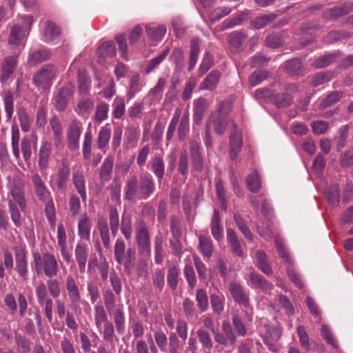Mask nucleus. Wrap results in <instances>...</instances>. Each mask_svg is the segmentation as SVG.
I'll return each instance as SVG.
<instances>
[{
	"mask_svg": "<svg viewBox=\"0 0 353 353\" xmlns=\"http://www.w3.org/2000/svg\"><path fill=\"white\" fill-rule=\"evenodd\" d=\"M60 34L59 28L54 22L47 21L43 27L42 40L47 43H51L60 36Z\"/></svg>",
	"mask_w": 353,
	"mask_h": 353,
	"instance_id": "dca6fc26",
	"label": "nucleus"
},
{
	"mask_svg": "<svg viewBox=\"0 0 353 353\" xmlns=\"http://www.w3.org/2000/svg\"><path fill=\"white\" fill-rule=\"evenodd\" d=\"M70 175V168L67 163L63 161L59 168L57 179V185L59 190H65Z\"/></svg>",
	"mask_w": 353,
	"mask_h": 353,
	"instance_id": "6ab92c4d",
	"label": "nucleus"
},
{
	"mask_svg": "<svg viewBox=\"0 0 353 353\" xmlns=\"http://www.w3.org/2000/svg\"><path fill=\"white\" fill-rule=\"evenodd\" d=\"M196 301L197 305L201 312L207 310L208 308V298L205 291L203 289H199L196 293Z\"/></svg>",
	"mask_w": 353,
	"mask_h": 353,
	"instance_id": "338daca9",
	"label": "nucleus"
},
{
	"mask_svg": "<svg viewBox=\"0 0 353 353\" xmlns=\"http://www.w3.org/2000/svg\"><path fill=\"white\" fill-rule=\"evenodd\" d=\"M18 63V56L12 55L6 57L1 63V74L0 81L6 83L14 72Z\"/></svg>",
	"mask_w": 353,
	"mask_h": 353,
	"instance_id": "0eeeda50",
	"label": "nucleus"
},
{
	"mask_svg": "<svg viewBox=\"0 0 353 353\" xmlns=\"http://www.w3.org/2000/svg\"><path fill=\"white\" fill-rule=\"evenodd\" d=\"M190 152L192 170L201 172L203 168V161L200 152L199 144L197 141H192L190 143Z\"/></svg>",
	"mask_w": 353,
	"mask_h": 353,
	"instance_id": "f8f14e48",
	"label": "nucleus"
},
{
	"mask_svg": "<svg viewBox=\"0 0 353 353\" xmlns=\"http://www.w3.org/2000/svg\"><path fill=\"white\" fill-rule=\"evenodd\" d=\"M249 277L252 284L255 288H260L263 290H269L272 289V284L257 273L252 272H250Z\"/></svg>",
	"mask_w": 353,
	"mask_h": 353,
	"instance_id": "4c0bfd02",
	"label": "nucleus"
},
{
	"mask_svg": "<svg viewBox=\"0 0 353 353\" xmlns=\"http://www.w3.org/2000/svg\"><path fill=\"white\" fill-rule=\"evenodd\" d=\"M78 92L81 95H86L90 88V80L85 74V72L79 70H78Z\"/></svg>",
	"mask_w": 353,
	"mask_h": 353,
	"instance_id": "e433bc0d",
	"label": "nucleus"
},
{
	"mask_svg": "<svg viewBox=\"0 0 353 353\" xmlns=\"http://www.w3.org/2000/svg\"><path fill=\"white\" fill-rule=\"evenodd\" d=\"M232 126L233 129L230 134V157L232 160H234L241 150L242 139L237 133L236 124L233 123Z\"/></svg>",
	"mask_w": 353,
	"mask_h": 353,
	"instance_id": "9d476101",
	"label": "nucleus"
},
{
	"mask_svg": "<svg viewBox=\"0 0 353 353\" xmlns=\"http://www.w3.org/2000/svg\"><path fill=\"white\" fill-rule=\"evenodd\" d=\"M74 91L75 86L71 82H68L57 89L52 99V103L57 111L63 112L67 109Z\"/></svg>",
	"mask_w": 353,
	"mask_h": 353,
	"instance_id": "7ed1b4c3",
	"label": "nucleus"
},
{
	"mask_svg": "<svg viewBox=\"0 0 353 353\" xmlns=\"http://www.w3.org/2000/svg\"><path fill=\"white\" fill-rule=\"evenodd\" d=\"M229 290L234 301L240 305L247 306L249 303L248 296L244 292L243 288L236 282H230Z\"/></svg>",
	"mask_w": 353,
	"mask_h": 353,
	"instance_id": "f3484780",
	"label": "nucleus"
},
{
	"mask_svg": "<svg viewBox=\"0 0 353 353\" xmlns=\"http://www.w3.org/2000/svg\"><path fill=\"white\" fill-rule=\"evenodd\" d=\"M151 169L158 181L161 182L165 174V164L163 158L160 156H154L151 160Z\"/></svg>",
	"mask_w": 353,
	"mask_h": 353,
	"instance_id": "a878e982",
	"label": "nucleus"
},
{
	"mask_svg": "<svg viewBox=\"0 0 353 353\" xmlns=\"http://www.w3.org/2000/svg\"><path fill=\"white\" fill-rule=\"evenodd\" d=\"M334 77V72L331 71L320 72L316 74L312 79L314 86H319L330 81Z\"/></svg>",
	"mask_w": 353,
	"mask_h": 353,
	"instance_id": "4d7b16f0",
	"label": "nucleus"
},
{
	"mask_svg": "<svg viewBox=\"0 0 353 353\" xmlns=\"http://www.w3.org/2000/svg\"><path fill=\"white\" fill-rule=\"evenodd\" d=\"M211 231L214 239L219 241L223 238V227L221 223V216L218 210L214 209L212 217Z\"/></svg>",
	"mask_w": 353,
	"mask_h": 353,
	"instance_id": "aec40b11",
	"label": "nucleus"
},
{
	"mask_svg": "<svg viewBox=\"0 0 353 353\" xmlns=\"http://www.w3.org/2000/svg\"><path fill=\"white\" fill-rule=\"evenodd\" d=\"M210 303L213 312L218 315H220L224 310V298L223 296H219L215 294L210 295Z\"/></svg>",
	"mask_w": 353,
	"mask_h": 353,
	"instance_id": "864d4df0",
	"label": "nucleus"
},
{
	"mask_svg": "<svg viewBox=\"0 0 353 353\" xmlns=\"http://www.w3.org/2000/svg\"><path fill=\"white\" fill-rule=\"evenodd\" d=\"M15 343L17 346V350L19 352L21 353H29L30 351V343L28 339L26 336L20 334H16L15 336Z\"/></svg>",
	"mask_w": 353,
	"mask_h": 353,
	"instance_id": "13d9d810",
	"label": "nucleus"
},
{
	"mask_svg": "<svg viewBox=\"0 0 353 353\" xmlns=\"http://www.w3.org/2000/svg\"><path fill=\"white\" fill-rule=\"evenodd\" d=\"M114 164V157L112 156L107 157L100 169V179L103 181L110 179Z\"/></svg>",
	"mask_w": 353,
	"mask_h": 353,
	"instance_id": "c9c22d12",
	"label": "nucleus"
},
{
	"mask_svg": "<svg viewBox=\"0 0 353 353\" xmlns=\"http://www.w3.org/2000/svg\"><path fill=\"white\" fill-rule=\"evenodd\" d=\"M190 130L189 125V113L188 112H185L180 121L177 130V134L179 141H183L186 136L188 135Z\"/></svg>",
	"mask_w": 353,
	"mask_h": 353,
	"instance_id": "79ce46f5",
	"label": "nucleus"
},
{
	"mask_svg": "<svg viewBox=\"0 0 353 353\" xmlns=\"http://www.w3.org/2000/svg\"><path fill=\"white\" fill-rule=\"evenodd\" d=\"M22 19L23 20L22 25L16 24L11 28L8 43L14 48L22 43L24 38L28 34L33 23L32 16H24Z\"/></svg>",
	"mask_w": 353,
	"mask_h": 353,
	"instance_id": "20e7f679",
	"label": "nucleus"
},
{
	"mask_svg": "<svg viewBox=\"0 0 353 353\" xmlns=\"http://www.w3.org/2000/svg\"><path fill=\"white\" fill-rule=\"evenodd\" d=\"M341 55V52H333L321 56L316 59L312 63V67L320 69L329 66L334 63Z\"/></svg>",
	"mask_w": 353,
	"mask_h": 353,
	"instance_id": "5701e85b",
	"label": "nucleus"
},
{
	"mask_svg": "<svg viewBox=\"0 0 353 353\" xmlns=\"http://www.w3.org/2000/svg\"><path fill=\"white\" fill-rule=\"evenodd\" d=\"M208 107L209 103L206 99L199 97L194 99L193 102V122L194 124L198 125L201 124Z\"/></svg>",
	"mask_w": 353,
	"mask_h": 353,
	"instance_id": "ddd939ff",
	"label": "nucleus"
},
{
	"mask_svg": "<svg viewBox=\"0 0 353 353\" xmlns=\"http://www.w3.org/2000/svg\"><path fill=\"white\" fill-rule=\"evenodd\" d=\"M65 285L71 303L74 305H77L80 301L81 296L78 286L71 275L67 276Z\"/></svg>",
	"mask_w": 353,
	"mask_h": 353,
	"instance_id": "a211bd4d",
	"label": "nucleus"
},
{
	"mask_svg": "<svg viewBox=\"0 0 353 353\" xmlns=\"http://www.w3.org/2000/svg\"><path fill=\"white\" fill-rule=\"evenodd\" d=\"M109 111L108 104L101 102L97 104L96 112L94 114V119L98 123H101L108 118V113Z\"/></svg>",
	"mask_w": 353,
	"mask_h": 353,
	"instance_id": "0e129e2a",
	"label": "nucleus"
},
{
	"mask_svg": "<svg viewBox=\"0 0 353 353\" xmlns=\"http://www.w3.org/2000/svg\"><path fill=\"white\" fill-rule=\"evenodd\" d=\"M97 54L99 55L98 62L99 63H103L104 62V58L106 57H114L116 54L115 46L114 43L112 41L103 42L98 48Z\"/></svg>",
	"mask_w": 353,
	"mask_h": 353,
	"instance_id": "393cba45",
	"label": "nucleus"
},
{
	"mask_svg": "<svg viewBox=\"0 0 353 353\" xmlns=\"http://www.w3.org/2000/svg\"><path fill=\"white\" fill-rule=\"evenodd\" d=\"M21 130L28 132L30 130L31 119L24 108H19L17 112Z\"/></svg>",
	"mask_w": 353,
	"mask_h": 353,
	"instance_id": "ea45409f",
	"label": "nucleus"
},
{
	"mask_svg": "<svg viewBox=\"0 0 353 353\" xmlns=\"http://www.w3.org/2000/svg\"><path fill=\"white\" fill-rule=\"evenodd\" d=\"M16 270L19 275L24 278L27 274V261L26 254L23 248L16 250Z\"/></svg>",
	"mask_w": 353,
	"mask_h": 353,
	"instance_id": "4be33fe9",
	"label": "nucleus"
},
{
	"mask_svg": "<svg viewBox=\"0 0 353 353\" xmlns=\"http://www.w3.org/2000/svg\"><path fill=\"white\" fill-rule=\"evenodd\" d=\"M246 185L248 189L254 193L259 192L261 188V179L257 170H254L248 174L246 178Z\"/></svg>",
	"mask_w": 353,
	"mask_h": 353,
	"instance_id": "bb28decb",
	"label": "nucleus"
},
{
	"mask_svg": "<svg viewBox=\"0 0 353 353\" xmlns=\"http://www.w3.org/2000/svg\"><path fill=\"white\" fill-rule=\"evenodd\" d=\"M343 94L341 91H334L329 94L326 98H325L319 104V108L320 110H324L336 102H338L342 97Z\"/></svg>",
	"mask_w": 353,
	"mask_h": 353,
	"instance_id": "37998d69",
	"label": "nucleus"
},
{
	"mask_svg": "<svg viewBox=\"0 0 353 353\" xmlns=\"http://www.w3.org/2000/svg\"><path fill=\"white\" fill-rule=\"evenodd\" d=\"M275 104L279 108H286L293 102V98L289 93L277 94L274 98Z\"/></svg>",
	"mask_w": 353,
	"mask_h": 353,
	"instance_id": "69168bd1",
	"label": "nucleus"
},
{
	"mask_svg": "<svg viewBox=\"0 0 353 353\" xmlns=\"http://www.w3.org/2000/svg\"><path fill=\"white\" fill-rule=\"evenodd\" d=\"M147 35L153 41L161 40L166 32L164 26L158 27H147L145 29Z\"/></svg>",
	"mask_w": 353,
	"mask_h": 353,
	"instance_id": "603ef678",
	"label": "nucleus"
},
{
	"mask_svg": "<svg viewBox=\"0 0 353 353\" xmlns=\"http://www.w3.org/2000/svg\"><path fill=\"white\" fill-rule=\"evenodd\" d=\"M32 181L34 185L35 194L40 201H47L52 197L50 192L38 173L32 174Z\"/></svg>",
	"mask_w": 353,
	"mask_h": 353,
	"instance_id": "1a4fd4ad",
	"label": "nucleus"
},
{
	"mask_svg": "<svg viewBox=\"0 0 353 353\" xmlns=\"http://www.w3.org/2000/svg\"><path fill=\"white\" fill-rule=\"evenodd\" d=\"M81 123L74 120L69 125L67 132L68 147L70 150L79 148V141L81 134Z\"/></svg>",
	"mask_w": 353,
	"mask_h": 353,
	"instance_id": "423d86ee",
	"label": "nucleus"
},
{
	"mask_svg": "<svg viewBox=\"0 0 353 353\" xmlns=\"http://www.w3.org/2000/svg\"><path fill=\"white\" fill-rule=\"evenodd\" d=\"M94 323L98 329L101 327L102 324L105 325L110 322L108 320V317L105 308L101 305L97 304L94 306Z\"/></svg>",
	"mask_w": 353,
	"mask_h": 353,
	"instance_id": "f704fd0d",
	"label": "nucleus"
},
{
	"mask_svg": "<svg viewBox=\"0 0 353 353\" xmlns=\"http://www.w3.org/2000/svg\"><path fill=\"white\" fill-rule=\"evenodd\" d=\"M215 189L216 197L220 203L221 208L223 210L226 211L228 209V203L225 198V190L223 182L221 179L216 180Z\"/></svg>",
	"mask_w": 353,
	"mask_h": 353,
	"instance_id": "c03bdc74",
	"label": "nucleus"
},
{
	"mask_svg": "<svg viewBox=\"0 0 353 353\" xmlns=\"http://www.w3.org/2000/svg\"><path fill=\"white\" fill-rule=\"evenodd\" d=\"M51 152V143L47 140H43L41 141L38 154V166L40 170H45L48 168Z\"/></svg>",
	"mask_w": 353,
	"mask_h": 353,
	"instance_id": "2eb2a0df",
	"label": "nucleus"
},
{
	"mask_svg": "<svg viewBox=\"0 0 353 353\" xmlns=\"http://www.w3.org/2000/svg\"><path fill=\"white\" fill-rule=\"evenodd\" d=\"M23 185L21 183L14 184L11 190L10 194L18 205L22 212H24L26 208V201L22 189Z\"/></svg>",
	"mask_w": 353,
	"mask_h": 353,
	"instance_id": "b1692460",
	"label": "nucleus"
},
{
	"mask_svg": "<svg viewBox=\"0 0 353 353\" xmlns=\"http://www.w3.org/2000/svg\"><path fill=\"white\" fill-rule=\"evenodd\" d=\"M286 72L292 75H303L305 68L301 61L298 59L288 60L285 62Z\"/></svg>",
	"mask_w": 353,
	"mask_h": 353,
	"instance_id": "2f4dec72",
	"label": "nucleus"
},
{
	"mask_svg": "<svg viewBox=\"0 0 353 353\" xmlns=\"http://www.w3.org/2000/svg\"><path fill=\"white\" fill-rule=\"evenodd\" d=\"M9 212L11 216V219L13 221L15 226L19 227L21 225V216L17 207V203L13 201L10 200L8 201Z\"/></svg>",
	"mask_w": 353,
	"mask_h": 353,
	"instance_id": "bf43d9fd",
	"label": "nucleus"
},
{
	"mask_svg": "<svg viewBox=\"0 0 353 353\" xmlns=\"http://www.w3.org/2000/svg\"><path fill=\"white\" fill-rule=\"evenodd\" d=\"M111 132V129L108 125H105L101 127L96 141L97 146L99 150L105 152L104 149L110 141Z\"/></svg>",
	"mask_w": 353,
	"mask_h": 353,
	"instance_id": "412c9836",
	"label": "nucleus"
},
{
	"mask_svg": "<svg viewBox=\"0 0 353 353\" xmlns=\"http://www.w3.org/2000/svg\"><path fill=\"white\" fill-rule=\"evenodd\" d=\"M136 236L137 243H149L150 234L146 224L140 221L136 226Z\"/></svg>",
	"mask_w": 353,
	"mask_h": 353,
	"instance_id": "49530a36",
	"label": "nucleus"
},
{
	"mask_svg": "<svg viewBox=\"0 0 353 353\" xmlns=\"http://www.w3.org/2000/svg\"><path fill=\"white\" fill-rule=\"evenodd\" d=\"M140 136V130L135 127H130L125 132L126 147L128 148H135Z\"/></svg>",
	"mask_w": 353,
	"mask_h": 353,
	"instance_id": "a19ab883",
	"label": "nucleus"
},
{
	"mask_svg": "<svg viewBox=\"0 0 353 353\" xmlns=\"http://www.w3.org/2000/svg\"><path fill=\"white\" fill-rule=\"evenodd\" d=\"M91 223L86 214L81 216L78 223L79 234L82 240L88 241L90 239Z\"/></svg>",
	"mask_w": 353,
	"mask_h": 353,
	"instance_id": "c85d7f7f",
	"label": "nucleus"
},
{
	"mask_svg": "<svg viewBox=\"0 0 353 353\" xmlns=\"http://www.w3.org/2000/svg\"><path fill=\"white\" fill-rule=\"evenodd\" d=\"M353 11V2H347L344 4L327 9L323 13V17L330 20H336L338 18L347 14Z\"/></svg>",
	"mask_w": 353,
	"mask_h": 353,
	"instance_id": "6e6552de",
	"label": "nucleus"
},
{
	"mask_svg": "<svg viewBox=\"0 0 353 353\" xmlns=\"http://www.w3.org/2000/svg\"><path fill=\"white\" fill-rule=\"evenodd\" d=\"M199 342L202 346L210 350L213 346V342L210 334L204 329H199L196 332Z\"/></svg>",
	"mask_w": 353,
	"mask_h": 353,
	"instance_id": "e2e57ef3",
	"label": "nucleus"
},
{
	"mask_svg": "<svg viewBox=\"0 0 353 353\" xmlns=\"http://www.w3.org/2000/svg\"><path fill=\"white\" fill-rule=\"evenodd\" d=\"M220 77L218 70H212L200 85L201 90H213L216 87Z\"/></svg>",
	"mask_w": 353,
	"mask_h": 353,
	"instance_id": "cd10ccee",
	"label": "nucleus"
},
{
	"mask_svg": "<svg viewBox=\"0 0 353 353\" xmlns=\"http://www.w3.org/2000/svg\"><path fill=\"white\" fill-rule=\"evenodd\" d=\"M168 52L169 49L167 48L165 50H163L159 55L150 60L148 65L145 66L144 69V72L148 74H150L152 71H153L155 68H157L168 56Z\"/></svg>",
	"mask_w": 353,
	"mask_h": 353,
	"instance_id": "09e8293b",
	"label": "nucleus"
},
{
	"mask_svg": "<svg viewBox=\"0 0 353 353\" xmlns=\"http://www.w3.org/2000/svg\"><path fill=\"white\" fill-rule=\"evenodd\" d=\"M199 45V41L198 39L194 38L190 41V50L188 63L189 71H192L193 70L197 62V58L200 51Z\"/></svg>",
	"mask_w": 353,
	"mask_h": 353,
	"instance_id": "473e14b6",
	"label": "nucleus"
},
{
	"mask_svg": "<svg viewBox=\"0 0 353 353\" xmlns=\"http://www.w3.org/2000/svg\"><path fill=\"white\" fill-rule=\"evenodd\" d=\"M52 56L50 50L41 49L30 54L28 62L32 64H37L48 60Z\"/></svg>",
	"mask_w": 353,
	"mask_h": 353,
	"instance_id": "72a5a7b5",
	"label": "nucleus"
},
{
	"mask_svg": "<svg viewBox=\"0 0 353 353\" xmlns=\"http://www.w3.org/2000/svg\"><path fill=\"white\" fill-rule=\"evenodd\" d=\"M121 230L125 236V239L129 241L132 233L131 216L130 214L125 212H124L122 215Z\"/></svg>",
	"mask_w": 353,
	"mask_h": 353,
	"instance_id": "3c124183",
	"label": "nucleus"
},
{
	"mask_svg": "<svg viewBox=\"0 0 353 353\" xmlns=\"http://www.w3.org/2000/svg\"><path fill=\"white\" fill-rule=\"evenodd\" d=\"M277 17L278 15L274 13L263 14L254 19L250 23L254 28L261 29L272 23Z\"/></svg>",
	"mask_w": 353,
	"mask_h": 353,
	"instance_id": "c756f323",
	"label": "nucleus"
},
{
	"mask_svg": "<svg viewBox=\"0 0 353 353\" xmlns=\"http://www.w3.org/2000/svg\"><path fill=\"white\" fill-rule=\"evenodd\" d=\"M113 318L117 332L122 334L125 330V315L122 309H116Z\"/></svg>",
	"mask_w": 353,
	"mask_h": 353,
	"instance_id": "680f3d73",
	"label": "nucleus"
},
{
	"mask_svg": "<svg viewBox=\"0 0 353 353\" xmlns=\"http://www.w3.org/2000/svg\"><path fill=\"white\" fill-rule=\"evenodd\" d=\"M248 35L241 31H234L229 34V44L231 50L234 53L241 52L247 41Z\"/></svg>",
	"mask_w": 353,
	"mask_h": 353,
	"instance_id": "9b49d317",
	"label": "nucleus"
},
{
	"mask_svg": "<svg viewBox=\"0 0 353 353\" xmlns=\"http://www.w3.org/2000/svg\"><path fill=\"white\" fill-rule=\"evenodd\" d=\"M180 114H181V110L178 108L175 110L174 114L169 123L167 134H166L167 141H170L173 138V137L175 134L176 125L179 121Z\"/></svg>",
	"mask_w": 353,
	"mask_h": 353,
	"instance_id": "6e6d98bb",
	"label": "nucleus"
},
{
	"mask_svg": "<svg viewBox=\"0 0 353 353\" xmlns=\"http://www.w3.org/2000/svg\"><path fill=\"white\" fill-rule=\"evenodd\" d=\"M57 69L54 65L47 64L43 65L33 76V81L37 86L43 88L51 85V81L55 78Z\"/></svg>",
	"mask_w": 353,
	"mask_h": 353,
	"instance_id": "39448f33",
	"label": "nucleus"
},
{
	"mask_svg": "<svg viewBox=\"0 0 353 353\" xmlns=\"http://www.w3.org/2000/svg\"><path fill=\"white\" fill-rule=\"evenodd\" d=\"M42 269L47 277L52 278L57 275L58 264L53 255L48 253H46L43 255L41 270Z\"/></svg>",
	"mask_w": 353,
	"mask_h": 353,
	"instance_id": "4468645a",
	"label": "nucleus"
},
{
	"mask_svg": "<svg viewBox=\"0 0 353 353\" xmlns=\"http://www.w3.org/2000/svg\"><path fill=\"white\" fill-rule=\"evenodd\" d=\"M4 109L7 117V121H10L14 113V96L12 92H7L3 97Z\"/></svg>",
	"mask_w": 353,
	"mask_h": 353,
	"instance_id": "8fccbe9b",
	"label": "nucleus"
},
{
	"mask_svg": "<svg viewBox=\"0 0 353 353\" xmlns=\"http://www.w3.org/2000/svg\"><path fill=\"white\" fill-rule=\"evenodd\" d=\"M155 191V183L148 173L129 177L124 187L125 199L128 201L148 199Z\"/></svg>",
	"mask_w": 353,
	"mask_h": 353,
	"instance_id": "f257e3e1",
	"label": "nucleus"
},
{
	"mask_svg": "<svg viewBox=\"0 0 353 353\" xmlns=\"http://www.w3.org/2000/svg\"><path fill=\"white\" fill-rule=\"evenodd\" d=\"M234 220L238 227L241 231L244 236L248 239L252 240V235L243 217L239 213H234Z\"/></svg>",
	"mask_w": 353,
	"mask_h": 353,
	"instance_id": "052dcab7",
	"label": "nucleus"
},
{
	"mask_svg": "<svg viewBox=\"0 0 353 353\" xmlns=\"http://www.w3.org/2000/svg\"><path fill=\"white\" fill-rule=\"evenodd\" d=\"M76 259L78 262L80 272H84L87 262L86 250L84 245L78 244L75 250Z\"/></svg>",
	"mask_w": 353,
	"mask_h": 353,
	"instance_id": "de8ad7c7",
	"label": "nucleus"
},
{
	"mask_svg": "<svg viewBox=\"0 0 353 353\" xmlns=\"http://www.w3.org/2000/svg\"><path fill=\"white\" fill-rule=\"evenodd\" d=\"M72 180L75 189L80 194L82 201H85L87 198L86 190L83 175L79 172H75L73 174Z\"/></svg>",
	"mask_w": 353,
	"mask_h": 353,
	"instance_id": "58836bf2",
	"label": "nucleus"
},
{
	"mask_svg": "<svg viewBox=\"0 0 353 353\" xmlns=\"http://www.w3.org/2000/svg\"><path fill=\"white\" fill-rule=\"evenodd\" d=\"M94 109V101L90 98H81L77 103L75 112L78 115L83 116L90 114Z\"/></svg>",
	"mask_w": 353,
	"mask_h": 353,
	"instance_id": "7c9ffc66",
	"label": "nucleus"
},
{
	"mask_svg": "<svg viewBox=\"0 0 353 353\" xmlns=\"http://www.w3.org/2000/svg\"><path fill=\"white\" fill-rule=\"evenodd\" d=\"M179 275V270L174 264L170 263L168 265L167 282L170 288L173 290H175L177 288Z\"/></svg>",
	"mask_w": 353,
	"mask_h": 353,
	"instance_id": "a18cd8bd",
	"label": "nucleus"
},
{
	"mask_svg": "<svg viewBox=\"0 0 353 353\" xmlns=\"http://www.w3.org/2000/svg\"><path fill=\"white\" fill-rule=\"evenodd\" d=\"M351 37V33L343 31H331L325 37L324 41L327 43H332L341 40L346 39Z\"/></svg>",
	"mask_w": 353,
	"mask_h": 353,
	"instance_id": "5fc2aeb1",
	"label": "nucleus"
},
{
	"mask_svg": "<svg viewBox=\"0 0 353 353\" xmlns=\"http://www.w3.org/2000/svg\"><path fill=\"white\" fill-rule=\"evenodd\" d=\"M321 334L323 339L334 348L337 349L339 345L334 334L332 333L329 327L326 325L321 327Z\"/></svg>",
	"mask_w": 353,
	"mask_h": 353,
	"instance_id": "774afa93",
	"label": "nucleus"
},
{
	"mask_svg": "<svg viewBox=\"0 0 353 353\" xmlns=\"http://www.w3.org/2000/svg\"><path fill=\"white\" fill-rule=\"evenodd\" d=\"M231 110V106L228 102H221L219 104V108L212 112L206 122L205 128L209 126V130H211L213 126L215 133L219 136H222L226 130L228 124L227 116Z\"/></svg>",
	"mask_w": 353,
	"mask_h": 353,
	"instance_id": "f03ea898",
	"label": "nucleus"
}]
</instances>
